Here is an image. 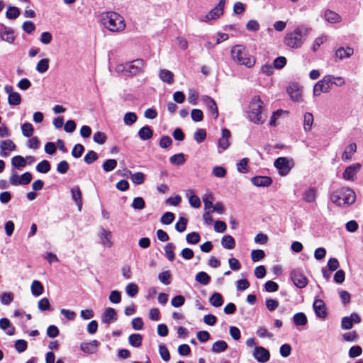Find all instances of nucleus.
<instances>
[{
	"label": "nucleus",
	"mask_w": 363,
	"mask_h": 363,
	"mask_svg": "<svg viewBox=\"0 0 363 363\" xmlns=\"http://www.w3.org/2000/svg\"><path fill=\"white\" fill-rule=\"evenodd\" d=\"M311 32V28L305 26H298L293 31L286 34L284 38V43L291 48L298 49L303 45Z\"/></svg>",
	"instance_id": "1"
},
{
	"label": "nucleus",
	"mask_w": 363,
	"mask_h": 363,
	"mask_svg": "<svg viewBox=\"0 0 363 363\" xmlns=\"http://www.w3.org/2000/svg\"><path fill=\"white\" fill-rule=\"evenodd\" d=\"M264 103L259 96H255L248 105L247 116L250 121L255 124H263L267 120L264 113Z\"/></svg>",
	"instance_id": "2"
},
{
	"label": "nucleus",
	"mask_w": 363,
	"mask_h": 363,
	"mask_svg": "<svg viewBox=\"0 0 363 363\" xmlns=\"http://www.w3.org/2000/svg\"><path fill=\"white\" fill-rule=\"evenodd\" d=\"M101 21L104 27L111 32H120L125 28L123 17L114 11L102 13Z\"/></svg>",
	"instance_id": "3"
},
{
	"label": "nucleus",
	"mask_w": 363,
	"mask_h": 363,
	"mask_svg": "<svg viewBox=\"0 0 363 363\" xmlns=\"http://www.w3.org/2000/svg\"><path fill=\"white\" fill-rule=\"evenodd\" d=\"M356 199L354 191L350 188H341L333 191L330 201L337 206H346L352 204Z\"/></svg>",
	"instance_id": "4"
},
{
	"label": "nucleus",
	"mask_w": 363,
	"mask_h": 363,
	"mask_svg": "<svg viewBox=\"0 0 363 363\" xmlns=\"http://www.w3.org/2000/svg\"><path fill=\"white\" fill-rule=\"evenodd\" d=\"M233 60L238 65L251 68L255 65V58L250 55L246 49L241 45H237L231 49Z\"/></svg>",
	"instance_id": "5"
},
{
	"label": "nucleus",
	"mask_w": 363,
	"mask_h": 363,
	"mask_svg": "<svg viewBox=\"0 0 363 363\" xmlns=\"http://www.w3.org/2000/svg\"><path fill=\"white\" fill-rule=\"evenodd\" d=\"M225 0H220L218 4L211 10L208 13L201 16L200 21L205 23H209L211 21L219 18L223 13V9Z\"/></svg>",
	"instance_id": "6"
},
{
	"label": "nucleus",
	"mask_w": 363,
	"mask_h": 363,
	"mask_svg": "<svg viewBox=\"0 0 363 363\" xmlns=\"http://www.w3.org/2000/svg\"><path fill=\"white\" fill-rule=\"evenodd\" d=\"M274 165L281 176H286L290 172L294 163L291 159L280 157L274 161Z\"/></svg>",
	"instance_id": "7"
},
{
	"label": "nucleus",
	"mask_w": 363,
	"mask_h": 363,
	"mask_svg": "<svg viewBox=\"0 0 363 363\" xmlns=\"http://www.w3.org/2000/svg\"><path fill=\"white\" fill-rule=\"evenodd\" d=\"M330 76H325L317 82L313 86V94L314 96H319L322 94H327L332 89Z\"/></svg>",
	"instance_id": "8"
},
{
	"label": "nucleus",
	"mask_w": 363,
	"mask_h": 363,
	"mask_svg": "<svg viewBox=\"0 0 363 363\" xmlns=\"http://www.w3.org/2000/svg\"><path fill=\"white\" fill-rule=\"evenodd\" d=\"M287 93L290 99L294 102L303 101L302 87L298 84H292L287 89Z\"/></svg>",
	"instance_id": "9"
},
{
	"label": "nucleus",
	"mask_w": 363,
	"mask_h": 363,
	"mask_svg": "<svg viewBox=\"0 0 363 363\" xmlns=\"http://www.w3.org/2000/svg\"><path fill=\"white\" fill-rule=\"evenodd\" d=\"M362 169L360 163H354L347 167L342 173V178L346 181H354L356 174Z\"/></svg>",
	"instance_id": "10"
},
{
	"label": "nucleus",
	"mask_w": 363,
	"mask_h": 363,
	"mask_svg": "<svg viewBox=\"0 0 363 363\" xmlns=\"http://www.w3.org/2000/svg\"><path fill=\"white\" fill-rule=\"evenodd\" d=\"M252 356L257 361L261 363H265L270 359L269 350L262 346L255 347Z\"/></svg>",
	"instance_id": "11"
},
{
	"label": "nucleus",
	"mask_w": 363,
	"mask_h": 363,
	"mask_svg": "<svg viewBox=\"0 0 363 363\" xmlns=\"http://www.w3.org/2000/svg\"><path fill=\"white\" fill-rule=\"evenodd\" d=\"M361 322L359 315L356 313H352L350 316H345L342 318L341 328L343 330H350L353 327V324H358Z\"/></svg>",
	"instance_id": "12"
},
{
	"label": "nucleus",
	"mask_w": 363,
	"mask_h": 363,
	"mask_svg": "<svg viewBox=\"0 0 363 363\" xmlns=\"http://www.w3.org/2000/svg\"><path fill=\"white\" fill-rule=\"evenodd\" d=\"M0 38L9 44H13L16 38L13 30L2 23H0Z\"/></svg>",
	"instance_id": "13"
},
{
	"label": "nucleus",
	"mask_w": 363,
	"mask_h": 363,
	"mask_svg": "<svg viewBox=\"0 0 363 363\" xmlns=\"http://www.w3.org/2000/svg\"><path fill=\"white\" fill-rule=\"evenodd\" d=\"M135 61L126 62L117 65L116 70L117 72H123L125 77H132L136 74V67L134 65Z\"/></svg>",
	"instance_id": "14"
},
{
	"label": "nucleus",
	"mask_w": 363,
	"mask_h": 363,
	"mask_svg": "<svg viewBox=\"0 0 363 363\" xmlns=\"http://www.w3.org/2000/svg\"><path fill=\"white\" fill-rule=\"evenodd\" d=\"M291 277L294 285L298 288H304L308 284V279L299 270H294Z\"/></svg>",
	"instance_id": "15"
},
{
	"label": "nucleus",
	"mask_w": 363,
	"mask_h": 363,
	"mask_svg": "<svg viewBox=\"0 0 363 363\" xmlns=\"http://www.w3.org/2000/svg\"><path fill=\"white\" fill-rule=\"evenodd\" d=\"M354 54V49L349 46H341L337 48L334 52V57L339 60L350 58Z\"/></svg>",
	"instance_id": "16"
},
{
	"label": "nucleus",
	"mask_w": 363,
	"mask_h": 363,
	"mask_svg": "<svg viewBox=\"0 0 363 363\" xmlns=\"http://www.w3.org/2000/svg\"><path fill=\"white\" fill-rule=\"evenodd\" d=\"M231 134L229 130L224 128L222 130V137L218 140L219 152L225 150L230 146L229 140Z\"/></svg>",
	"instance_id": "17"
},
{
	"label": "nucleus",
	"mask_w": 363,
	"mask_h": 363,
	"mask_svg": "<svg viewBox=\"0 0 363 363\" xmlns=\"http://www.w3.org/2000/svg\"><path fill=\"white\" fill-rule=\"evenodd\" d=\"M357 145L355 143H350L344 150L341 159L343 162H349L352 160L353 155L357 151Z\"/></svg>",
	"instance_id": "18"
},
{
	"label": "nucleus",
	"mask_w": 363,
	"mask_h": 363,
	"mask_svg": "<svg viewBox=\"0 0 363 363\" xmlns=\"http://www.w3.org/2000/svg\"><path fill=\"white\" fill-rule=\"evenodd\" d=\"M201 99L211 111L213 117L216 119L218 116V111L215 101L208 96H203Z\"/></svg>",
	"instance_id": "19"
},
{
	"label": "nucleus",
	"mask_w": 363,
	"mask_h": 363,
	"mask_svg": "<svg viewBox=\"0 0 363 363\" xmlns=\"http://www.w3.org/2000/svg\"><path fill=\"white\" fill-rule=\"evenodd\" d=\"M318 195L317 189L315 187H308L306 189L302 194V199L306 203L315 202Z\"/></svg>",
	"instance_id": "20"
},
{
	"label": "nucleus",
	"mask_w": 363,
	"mask_h": 363,
	"mask_svg": "<svg viewBox=\"0 0 363 363\" xmlns=\"http://www.w3.org/2000/svg\"><path fill=\"white\" fill-rule=\"evenodd\" d=\"M116 320L117 314L113 308H107L101 315L102 322L106 324L114 323Z\"/></svg>",
	"instance_id": "21"
},
{
	"label": "nucleus",
	"mask_w": 363,
	"mask_h": 363,
	"mask_svg": "<svg viewBox=\"0 0 363 363\" xmlns=\"http://www.w3.org/2000/svg\"><path fill=\"white\" fill-rule=\"evenodd\" d=\"M99 345V341L94 340L89 342L82 343L80 345V349L84 353L94 354V353L96 352Z\"/></svg>",
	"instance_id": "22"
},
{
	"label": "nucleus",
	"mask_w": 363,
	"mask_h": 363,
	"mask_svg": "<svg viewBox=\"0 0 363 363\" xmlns=\"http://www.w3.org/2000/svg\"><path fill=\"white\" fill-rule=\"evenodd\" d=\"M101 243L106 247H111L113 245L111 242V232L106 230L104 228H101V232L99 234Z\"/></svg>",
	"instance_id": "23"
},
{
	"label": "nucleus",
	"mask_w": 363,
	"mask_h": 363,
	"mask_svg": "<svg viewBox=\"0 0 363 363\" xmlns=\"http://www.w3.org/2000/svg\"><path fill=\"white\" fill-rule=\"evenodd\" d=\"M251 182L256 186H269L272 183V179L267 176H256L252 178Z\"/></svg>",
	"instance_id": "24"
},
{
	"label": "nucleus",
	"mask_w": 363,
	"mask_h": 363,
	"mask_svg": "<svg viewBox=\"0 0 363 363\" xmlns=\"http://www.w3.org/2000/svg\"><path fill=\"white\" fill-rule=\"evenodd\" d=\"M313 309L316 315L320 318H325L326 316V310L324 302L320 299L315 300L313 303Z\"/></svg>",
	"instance_id": "25"
},
{
	"label": "nucleus",
	"mask_w": 363,
	"mask_h": 363,
	"mask_svg": "<svg viewBox=\"0 0 363 363\" xmlns=\"http://www.w3.org/2000/svg\"><path fill=\"white\" fill-rule=\"evenodd\" d=\"M324 18L330 23H338L342 21L341 16L336 12L328 9L324 12Z\"/></svg>",
	"instance_id": "26"
},
{
	"label": "nucleus",
	"mask_w": 363,
	"mask_h": 363,
	"mask_svg": "<svg viewBox=\"0 0 363 363\" xmlns=\"http://www.w3.org/2000/svg\"><path fill=\"white\" fill-rule=\"evenodd\" d=\"M0 328L6 331V333L9 335H13L15 333V328L6 318H2L0 319Z\"/></svg>",
	"instance_id": "27"
},
{
	"label": "nucleus",
	"mask_w": 363,
	"mask_h": 363,
	"mask_svg": "<svg viewBox=\"0 0 363 363\" xmlns=\"http://www.w3.org/2000/svg\"><path fill=\"white\" fill-rule=\"evenodd\" d=\"M72 198L78 206L80 211L82 206V191L78 186H75L71 189Z\"/></svg>",
	"instance_id": "28"
},
{
	"label": "nucleus",
	"mask_w": 363,
	"mask_h": 363,
	"mask_svg": "<svg viewBox=\"0 0 363 363\" xmlns=\"http://www.w3.org/2000/svg\"><path fill=\"white\" fill-rule=\"evenodd\" d=\"M159 77L162 82L169 84H172L174 82V74L168 69H160L159 72Z\"/></svg>",
	"instance_id": "29"
},
{
	"label": "nucleus",
	"mask_w": 363,
	"mask_h": 363,
	"mask_svg": "<svg viewBox=\"0 0 363 363\" xmlns=\"http://www.w3.org/2000/svg\"><path fill=\"white\" fill-rule=\"evenodd\" d=\"M328 38V35L325 34H322L320 36L315 38L311 45L312 51L314 52H317L320 47L325 42H327Z\"/></svg>",
	"instance_id": "30"
},
{
	"label": "nucleus",
	"mask_w": 363,
	"mask_h": 363,
	"mask_svg": "<svg viewBox=\"0 0 363 363\" xmlns=\"http://www.w3.org/2000/svg\"><path fill=\"white\" fill-rule=\"evenodd\" d=\"M284 114H288V111L279 109L273 112L270 118L269 125L274 127L277 126L279 123V119Z\"/></svg>",
	"instance_id": "31"
},
{
	"label": "nucleus",
	"mask_w": 363,
	"mask_h": 363,
	"mask_svg": "<svg viewBox=\"0 0 363 363\" xmlns=\"http://www.w3.org/2000/svg\"><path fill=\"white\" fill-rule=\"evenodd\" d=\"M228 348V344L224 340H218L212 345L211 351L214 353H221Z\"/></svg>",
	"instance_id": "32"
},
{
	"label": "nucleus",
	"mask_w": 363,
	"mask_h": 363,
	"mask_svg": "<svg viewBox=\"0 0 363 363\" xmlns=\"http://www.w3.org/2000/svg\"><path fill=\"white\" fill-rule=\"evenodd\" d=\"M44 291L43 284L37 280H34L31 284V292L34 296H40Z\"/></svg>",
	"instance_id": "33"
},
{
	"label": "nucleus",
	"mask_w": 363,
	"mask_h": 363,
	"mask_svg": "<svg viewBox=\"0 0 363 363\" xmlns=\"http://www.w3.org/2000/svg\"><path fill=\"white\" fill-rule=\"evenodd\" d=\"M140 138L146 140L150 139L153 135V131L149 126H144L138 131Z\"/></svg>",
	"instance_id": "34"
},
{
	"label": "nucleus",
	"mask_w": 363,
	"mask_h": 363,
	"mask_svg": "<svg viewBox=\"0 0 363 363\" xmlns=\"http://www.w3.org/2000/svg\"><path fill=\"white\" fill-rule=\"evenodd\" d=\"M49 63H50V59L49 58H44L40 60L35 67V69L39 73H45L47 72L49 69Z\"/></svg>",
	"instance_id": "35"
},
{
	"label": "nucleus",
	"mask_w": 363,
	"mask_h": 363,
	"mask_svg": "<svg viewBox=\"0 0 363 363\" xmlns=\"http://www.w3.org/2000/svg\"><path fill=\"white\" fill-rule=\"evenodd\" d=\"M222 246L225 249H233L235 246L234 238L231 235H225L221 240Z\"/></svg>",
	"instance_id": "36"
},
{
	"label": "nucleus",
	"mask_w": 363,
	"mask_h": 363,
	"mask_svg": "<svg viewBox=\"0 0 363 363\" xmlns=\"http://www.w3.org/2000/svg\"><path fill=\"white\" fill-rule=\"evenodd\" d=\"M313 123V116L311 113H306L303 116V128L306 131H310Z\"/></svg>",
	"instance_id": "37"
},
{
	"label": "nucleus",
	"mask_w": 363,
	"mask_h": 363,
	"mask_svg": "<svg viewBox=\"0 0 363 363\" xmlns=\"http://www.w3.org/2000/svg\"><path fill=\"white\" fill-rule=\"evenodd\" d=\"M11 164L15 168H22L26 166V160L21 155H16L12 158Z\"/></svg>",
	"instance_id": "38"
},
{
	"label": "nucleus",
	"mask_w": 363,
	"mask_h": 363,
	"mask_svg": "<svg viewBox=\"0 0 363 363\" xmlns=\"http://www.w3.org/2000/svg\"><path fill=\"white\" fill-rule=\"evenodd\" d=\"M195 279L201 284L207 285L211 281V277L206 272H200L196 275Z\"/></svg>",
	"instance_id": "39"
},
{
	"label": "nucleus",
	"mask_w": 363,
	"mask_h": 363,
	"mask_svg": "<svg viewBox=\"0 0 363 363\" xmlns=\"http://www.w3.org/2000/svg\"><path fill=\"white\" fill-rule=\"evenodd\" d=\"M211 304L215 307H220L223 303V296L219 293H214L210 298Z\"/></svg>",
	"instance_id": "40"
},
{
	"label": "nucleus",
	"mask_w": 363,
	"mask_h": 363,
	"mask_svg": "<svg viewBox=\"0 0 363 363\" xmlns=\"http://www.w3.org/2000/svg\"><path fill=\"white\" fill-rule=\"evenodd\" d=\"M213 195L211 194H205L202 199L204 203L205 211L213 209L215 204L213 203Z\"/></svg>",
	"instance_id": "41"
},
{
	"label": "nucleus",
	"mask_w": 363,
	"mask_h": 363,
	"mask_svg": "<svg viewBox=\"0 0 363 363\" xmlns=\"http://www.w3.org/2000/svg\"><path fill=\"white\" fill-rule=\"evenodd\" d=\"M174 249L175 246L172 243L167 244L164 248L165 256L169 261H173L174 259Z\"/></svg>",
	"instance_id": "42"
},
{
	"label": "nucleus",
	"mask_w": 363,
	"mask_h": 363,
	"mask_svg": "<svg viewBox=\"0 0 363 363\" xmlns=\"http://www.w3.org/2000/svg\"><path fill=\"white\" fill-rule=\"evenodd\" d=\"M307 321V318L303 313H297L294 315V323L296 325H305Z\"/></svg>",
	"instance_id": "43"
},
{
	"label": "nucleus",
	"mask_w": 363,
	"mask_h": 363,
	"mask_svg": "<svg viewBox=\"0 0 363 363\" xmlns=\"http://www.w3.org/2000/svg\"><path fill=\"white\" fill-rule=\"evenodd\" d=\"M117 166V161L114 159H108L106 160L103 165L102 168L104 172H109L111 171H113Z\"/></svg>",
	"instance_id": "44"
},
{
	"label": "nucleus",
	"mask_w": 363,
	"mask_h": 363,
	"mask_svg": "<svg viewBox=\"0 0 363 363\" xmlns=\"http://www.w3.org/2000/svg\"><path fill=\"white\" fill-rule=\"evenodd\" d=\"M21 130H22V134L25 137L29 138L33 135L34 129H33V126L31 123H24L21 125Z\"/></svg>",
	"instance_id": "45"
},
{
	"label": "nucleus",
	"mask_w": 363,
	"mask_h": 363,
	"mask_svg": "<svg viewBox=\"0 0 363 363\" xmlns=\"http://www.w3.org/2000/svg\"><path fill=\"white\" fill-rule=\"evenodd\" d=\"M249 159L242 158L239 162L237 163V170L240 173H247L248 169Z\"/></svg>",
	"instance_id": "46"
},
{
	"label": "nucleus",
	"mask_w": 363,
	"mask_h": 363,
	"mask_svg": "<svg viewBox=\"0 0 363 363\" xmlns=\"http://www.w3.org/2000/svg\"><path fill=\"white\" fill-rule=\"evenodd\" d=\"M19 15L20 11L15 6H9L6 12V16L9 19H16Z\"/></svg>",
	"instance_id": "47"
},
{
	"label": "nucleus",
	"mask_w": 363,
	"mask_h": 363,
	"mask_svg": "<svg viewBox=\"0 0 363 363\" xmlns=\"http://www.w3.org/2000/svg\"><path fill=\"white\" fill-rule=\"evenodd\" d=\"M8 102L11 106L19 105L21 102V96L18 92L10 94L8 96Z\"/></svg>",
	"instance_id": "48"
},
{
	"label": "nucleus",
	"mask_w": 363,
	"mask_h": 363,
	"mask_svg": "<svg viewBox=\"0 0 363 363\" xmlns=\"http://www.w3.org/2000/svg\"><path fill=\"white\" fill-rule=\"evenodd\" d=\"M50 169V162L47 160H43L36 166V170L40 173H47Z\"/></svg>",
	"instance_id": "49"
},
{
	"label": "nucleus",
	"mask_w": 363,
	"mask_h": 363,
	"mask_svg": "<svg viewBox=\"0 0 363 363\" xmlns=\"http://www.w3.org/2000/svg\"><path fill=\"white\" fill-rule=\"evenodd\" d=\"M0 148L2 151L9 150L13 151L16 149V145L11 140H3L1 143Z\"/></svg>",
	"instance_id": "50"
},
{
	"label": "nucleus",
	"mask_w": 363,
	"mask_h": 363,
	"mask_svg": "<svg viewBox=\"0 0 363 363\" xmlns=\"http://www.w3.org/2000/svg\"><path fill=\"white\" fill-rule=\"evenodd\" d=\"M265 257V253L262 250H253L251 252V258L254 262H259Z\"/></svg>",
	"instance_id": "51"
},
{
	"label": "nucleus",
	"mask_w": 363,
	"mask_h": 363,
	"mask_svg": "<svg viewBox=\"0 0 363 363\" xmlns=\"http://www.w3.org/2000/svg\"><path fill=\"white\" fill-rule=\"evenodd\" d=\"M170 162L175 165L183 164L185 162L184 155L182 153L176 154L172 156L169 159Z\"/></svg>",
	"instance_id": "52"
},
{
	"label": "nucleus",
	"mask_w": 363,
	"mask_h": 363,
	"mask_svg": "<svg viewBox=\"0 0 363 363\" xmlns=\"http://www.w3.org/2000/svg\"><path fill=\"white\" fill-rule=\"evenodd\" d=\"M98 157V155L96 152L89 150L84 156V160L86 164H90L97 160Z\"/></svg>",
	"instance_id": "53"
},
{
	"label": "nucleus",
	"mask_w": 363,
	"mask_h": 363,
	"mask_svg": "<svg viewBox=\"0 0 363 363\" xmlns=\"http://www.w3.org/2000/svg\"><path fill=\"white\" fill-rule=\"evenodd\" d=\"M226 173V169L222 166H216L212 169V174L218 178L225 177Z\"/></svg>",
	"instance_id": "54"
},
{
	"label": "nucleus",
	"mask_w": 363,
	"mask_h": 363,
	"mask_svg": "<svg viewBox=\"0 0 363 363\" xmlns=\"http://www.w3.org/2000/svg\"><path fill=\"white\" fill-rule=\"evenodd\" d=\"M1 303L4 305L10 304L13 300V295L10 292H4L0 296Z\"/></svg>",
	"instance_id": "55"
},
{
	"label": "nucleus",
	"mask_w": 363,
	"mask_h": 363,
	"mask_svg": "<svg viewBox=\"0 0 363 363\" xmlns=\"http://www.w3.org/2000/svg\"><path fill=\"white\" fill-rule=\"evenodd\" d=\"M186 240L189 244H197L200 241V235L198 233L193 232L186 235Z\"/></svg>",
	"instance_id": "56"
},
{
	"label": "nucleus",
	"mask_w": 363,
	"mask_h": 363,
	"mask_svg": "<svg viewBox=\"0 0 363 363\" xmlns=\"http://www.w3.org/2000/svg\"><path fill=\"white\" fill-rule=\"evenodd\" d=\"M206 138V132L204 129H199L194 134V139L199 143H202Z\"/></svg>",
	"instance_id": "57"
},
{
	"label": "nucleus",
	"mask_w": 363,
	"mask_h": 363,
	"mask_svg": "<svg viewBox=\"0 0 363 363\" xmlns=\"http://www.w3.org/2000/svg\"><path fill=\"white\" fill-rule=\"evenodd\" d=\"M124 123L127 125H131L136 121V114L133 112L126 113L124 116Z\"/></svg>",
	"instance_id": "58"
},
{
	"label": "nucleus",
	"mask_w": 363,
	"mask_h": 363,
	"mask_svg": "<svg viewBox=\"0 0 363 363\" xmlns=\"http://www.w3.org/2000/svg\"><path fill=\"white\" fill-rule=\"evenodd\" d=\"M84 151V147L81 144H77L74 146L72 151V155L74 158H79L83 152Z\"/></svg>",
	"instance_id": "59"
},
{
	"label": "nucleus",
	"mask_w": 363,
	"mask_h": 363,
	"mask_svg": "<svg viewBox=\"0 0 363 363\" xmlns=\"http://www.w3.org/2000/svg\"><path fill=\"white\" fill-rule=\"evenodd\" d=\"M47 335L50 338H55L60 334V330L56 325H51L47 328Z\"/></svg>",
	"instance_id": "60"
},
{
	"label": "nucleus",
	"mask_w": 363,
	"mask_h": 363,
	"mask_svg": "<svg viewBox=\"0 0 363 363\" xmlns=\"http://www.w3.org/2000/svg\"><path fill=\"white\" fill-rule=\"evenodd\" d=\"M38 309L41 311H45L50 308V303L48 298H43L38 301Z\"/></svg>",
	"instance_id": "61"
},
{
	"label": "nucleus",
	"mask_w": 363,
	"mask_h": 363,
	"mask_svg": "<svg viewBox=\"0 0 363 363\" xmlns=\"http://www.w3.org/2000/svg\"><path fill=\"white\" fill-rule=\"evenodd\" d=\"M159 352L162 359L164 362H168L169 360L170 354L169 350L164 345H161L159 346Z\"/></svg>",
	"instance_id": "62"
},
{
	"label": "nucleus",
	"mask_w": 363,
	"mask_h": 363,
	"mask_svg": "<svg viewBox=\"0 0 363 363\" xmlns=\"http://www.w3.org/2000/svg\"><path fill=\"white\" fill-rule=\"evenodd\" d=\"M286 64V59L285 57L280 56L277 57L274 60L273 66L276 69H281L283 68Z\"/></svg>",
	"instance_id": "63"
},
{
	"label": "nucleus",
	"mask_w": 363,
	"mask_h": 363,
	"mask_svg": "<svg viewBox=\"0 0 363 363\" xmlns=\"http://www.w3.org/2000/svg\"><path fill=\"white\" fill-rule=\"evenodd\" d=\"M174 219V213H172L171 212H166L161 217V222L164 225H169L173 222Z\"/></svg>",
	"instance_id": "64"
}]
</instances>
